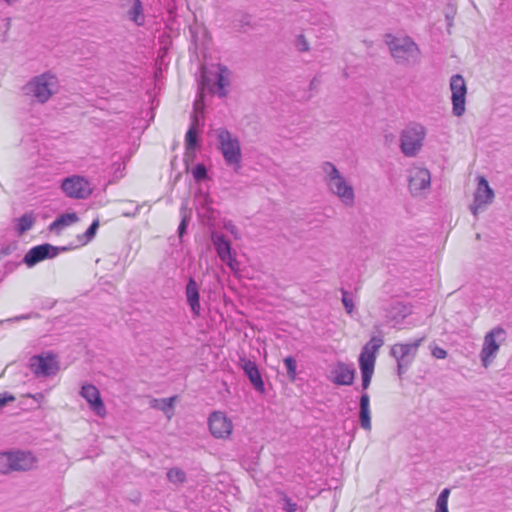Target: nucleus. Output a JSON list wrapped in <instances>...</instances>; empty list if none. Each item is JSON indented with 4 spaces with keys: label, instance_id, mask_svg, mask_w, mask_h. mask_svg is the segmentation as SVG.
Here are the masks:
<instances>
[{
    "label": "nucleus",
    "instance_id": "16",
    "mask_svg": "<svg viewBox=\"0 0 512 512\" xmlns=\"http://www.w3.org/2000/svg\"><path fill=\"white\" fill-rule=\"evenodd\" d=\"M424 337L410 343H396L391 347L390 355L402 363L412 364Z\"/></svg>",
    "mask_w": 512,
    "mask_h": 512
},
{
    "label": "nucleus",
    "instance_id": "44",
    "mask_svg": "<svg viewBox=\"0 0 512 512\" xmlns=\"http://www.w3.org/2000/svg\"><path fill=\"white\" fill-rule=\"evenodd\" d=\"M140 208H141V207H139V206H138V207H136L134 212H130V210H127V212H124V213H123V215H124L125 217H134V216H136V215L138 214V212H139Z\"/></svg>",
    "mask_w": 512,
    "mask_h": 512
},
{
    "label": "nucleus",
    "instance_id": "23",
    "mask_svg": "<svg viewBox=\"0 0 512 512\" xmlns=\"http://www.w3.org/2000/svg\"><path fill=\"white\" fill-rule=\"evenodd\" d=\"M186 297L187 302L191 307V310L194 315L198 316L200 314V303H199V291L197 283L194 279L190 278L187 286H186Z\"/></svg>",
    "mask_w": 512,
    "mask_h": 512
},
{
    "label": "nucleus",
    "instance_id": "14",
    "mask_svg": "<svg viewBox=\"0 0 512 512\" xmlns=\"http://www.w3.org/2000/svg\"><path fill=\"white\" fill-rule=\"evenodd\" d=\"M29 367L36 377H49L59 370V364L55 356L51 354L35 355L30 358Z\"/></svg>",
    "mask_w": 512,
    "mask_h": 512
},
{
    "label": "nucleus",
    "instance_id": "43",
    "mask_svg": "<svg viewBox=\"0 0 512 512\" xmlns=\"http://www.w3.org/2000/svg\"><path fill=\"white\" fill-rule=\"evenodd\" d=\"M140 208H141V207H139V206H138V207H136L134 212H130V210H127V212H124V213H123V215H124L125 217H134V216H136V215L138 214V212H139Z\"/></svg>",
    "mask_w": 512,
    "mask_h": 512
},
{
    "label": "nucleus",
    "instance_id": "34",
    "mask_svg": "<svg viewBox=\"0 0 512 512\" xmlns=\"http://www.w3.org/2000/svg\"><path fill=\"white\" fill-rule=\"evenodd\" d=\"M181 215H182V220L178 227V234H179L180 238H182V236L184 235L187 225H188V221H189V216L186 214V210L184 207L181 208Z\"/></svg>",
    "mask_w": 512,
    "mask_h": 512
},
{
    "label": "nucleus",
    "instance_id": "35",
    "mask_svg": "<svg viewBox=\"0 0 512 512\" xmlns=\"http://www.w3.org/2000/svg\"><path fill=\"white\" fill-rule=\"evenodd\" d=\"M99 227V220L96 219L92 222L90 227L86 230L84 236L86 237L85 243L89 242L96 234V231Z\"/></svg>",
    "mask_w": 512,
    "mask_h": 512
},
{
    "label": "nucleus",
    "instance_id": "33",
    "mask_svg": "<svg viewBox=\"0 0 512 512\" xmlns=\"http://www.w3.org/2000/svg\"><path fill=\"white\" fill-rule=\"evenodd\" d=\"M295 47L299 52H308L310 50V44L303 34L297 36Z\"/></svg>",
    "mask_w": 512,
    "mask_h": 512
},
{
    "label": "nucleus",
    "instance_id": "24",
    "mask_svg": "<svg viewBox=\"0 0 512 512\" xmlns=\"http://www.w3.org/2000/svg\"><path fill=\"white\" fill-rule=\"evenodd\" d=\"M370 398L367 393H364L360 398V424L361 427L367 431L371 430V417H370Z\"/></svg>",
    "mask_w": 512,
    "mask_h": 512
},
{
    "label": "nucleus",
    "instance_id": "22",
    "mask_svg": "<svg viewBox=\"0 0 512 512\" xmlns=\"http://www.w3.org/2000/svg\"><path fill=\"white\" fill-rule=\"evenodd\" d=\"M127 18L137 26L145 24L144 9L141 0H127Z\"/></svg>",
    "mask_w": 512,
    "mask_h": 512
},
{
    "label": "nucleus",
    "instance_id": "20",
    "mask_svg": "<svg viewBox=\"0 0 512 512\" xmlns=\"http://www.w3.org/2000/svg\"><path fill=\"white\" fill-rule=\"evenodd\" d=\"M203 109V103L201 100H196L194 103V116H193V122L191 127L186 133L185 142H186V157H189L192 155L193 150L195 149V146L197 144V130L196 125L198 124V113L201 112Z\"/></svg>",
    "mask_w": 512,
    "mask_h": 512
},
{
    "label": "nucleus",
    "instance_id": "41",
    "mask_svg": "<svg viewBox=\"0 0 512 512\" xmlns=\"http://www.w3.org/2000/svg\"><path fill=\"white\" fill-rule=\"evenodd\" d=\"M232 270L238 269V262L232 257V254L230 255L229 259H226L224 261Z\"/></svg>",
    "mask_w": 512,
    "mask_h": 512
},
{
    "label": "nucleus",
    "instance_id": "42",
    "mask_svg": "<svg viewBox=\"0 0 512 512\" xmlns=\"http://www.w3.org/2000/svg\"><path fill=\"white\" fill-rule=\"evenodd\" d=\"M14 400H15V398L12 395H5V396L0 395V406H4L6 403L12 402Z\"/></svg>",
    "mask_w": 512,
    "mask_h": 512
},
{
    "label": "nucleus",
    "instance_id": "15",
    "mask_svg": "<svg viewBox=\"0 0 512 512\" xmlns=\"http://www.w3.org/2000/svg\"><path fill=\"white\" fill-rule=\"evenodd\" d=\"M211 434L218 439H227L232 434V421L220 411L211 413L208 419Z\"/></svg>",
    "mask_w": 512,
    "mask_h": 512
},
{
    "label": "nucleus",
    "instance_id": "2",
    "mask_svg": "<svg viewBox=\"0 0 512 512\" xmlns=\"http://www.w3.org/2000/svg\"><path fill=\"white\" fill-rule=\"evenodd\" d=\"M385 44L396 64L411 67L421 62V49L411 37L387 34L385 36Z\"/></svg>",
    "mask_w": 512,
    "mask_h": 512
},
{
    "label": "nucleus",
    "instance_id": "32",
    "mask_svg": "<svg viewBox=\"0 0 512 512\" xmlns=\"http://www.w3.org/2000/svg\"><path fill=\"white\" fill-rule=\"evenodd\" d=\"M192 175L197 182L202 181L207 178V169L203 164H197L192 169Z\"/></svg>",
    "mask_w": 512,
    "mask_h": 512
},
{
    "label": "nucleus",
    "instance_id": "21",
    "mask_svg": "<svg viewBox=\"0 0 512 512\" xmlns=\"http://www.w3.org/2000/svg\"><path fill=\"white\" fill-rule=\"evenodd\" d=\"M242 368L246 374V376L249 378L251 384L253 387L260 393L265 392V386L264 382L262 380L261 374L258 370L257 365L255 362L250 360H242Z\"/></svg>",
    "mask_w": 512,
    "mask_h": 512
},
{
    "label": "nucleus",
    "instance_id": "3",
    "mask_svg": "<svg viewBox=\"0 0 512 512\" xmlns=\"http://www.w3.org/2000/svg\"><path fill=\"white\" fill-rule=\"evenodd\" d=\"M59 90V79L50 71L33 76L22 87V92L27 98L41 105L46 104Z\"/></svg>",
    "mask_w": 512,
    "mask_h": 512
},
{
    "label": "nucleus",
    "instance_id": "8",
    "mask_svg": "<svg viewBox=\"0 0 512 512\" xmlns=\"http://www.w3.org/2000/svg\"><path fill=\"white\" fill-rule=\"evenodd\" d=\"M408 191L412 197L424 198L431 188V173L423 165L413 164L406 171Z\"/></svg>",
    "mask_w": 512,
    "mask_h": 512
},
{
    "label": "nucleus",
    "instance_id": "17",
    "mask_svg": "<svg viewBox=\"0 0 512 512\" xmlns=\"http://www.w3.org/2000/svg\"><path fill=\"white\" fill-rule=\"evenodd\" d=\"M79 394L87 401L90 409L97 416L102 418L106 416V407L96 386L92 384H84L82 385Z\"/></svg>",
    "mask_w": 512,
    "mask_h": 512
},
{
    "label": "nucleus",
    "instance_id": "5",
    "mask_svg": "<svg viewBox=\"0 0 512 512\" xmlns=\"http://www.w3.org/2000/svg\"><path fill=\"white\" fill-rule=\"evenodd\" d=\"M38 467L36 455L24 449H9L0 452V474L7 476L25 473Z\"/></svg>",
    "mask_w": 512,
    "mask_h": 512
},
{
    "label": "nucleus",
    "instance_id": "13",
    "mask_svg": "<svg viewBox=\"0 0 512 512\" xmlns=\"http://www.w3.org/2000/svg\"><path fill=\"white\" fill-rule=\"evenodd\" d=\"M63 193L72 199H87L93 192L91 183L83 176L73 175L62 180Z\"/></svg>",
    "mask_w": 512,
    "mask_h": 512
},
{
    "label": "nucleus",
    "instance_id": "46",
    "mask_svg": "<svg viewBox=\"0 0 512 512\" xmlns=\"http://www.w3.org/2000/svg\"><path fill=\"white\" fill-rule=\"evenodd\" d=\"M28 316H20V317H16L15 320H20V319H27Z\"/></svg>",
    "mask_w": 512,
    "mask_h": 512
},
{
    "label": "nucleus",
    "instance_id": "10",
    "mask_svg": "<svg viewBox=\"0 0 512 512\" xmlns=\"http://www.w3.org/2000/svg\"><path fill=\"white\" fill-rule=\"evenodd\" d=\"M505 336L506 332L501 327H495L485 335L480 352V359L485 368L495 359L500 349V344L505 340Z\"/></svg>",
    "mask_w": 512,
    "mask_h": 512
},
{
    "label": "nucleus",
    "instance_id": "36",
    "mask_svg": "<svg viewBox=\"0 0 512 512\" xmlns=\"http://www.w3.org/2000/svg\"><path fill=\"white\" fill-rule=\"evenodd\" d=\"M342 303L348 314H351L354 309L353 300L348 296L347 292H343Z\"/></svg>",
    "mask_w": 512,
    "mask_h": 512
},
{
    "label": "nucleus",
    "instance_id": "31",
    "mask_svg": "<svg viewBox=\"0 0 512 512\" xmlns=\"http://www.w3.org/2000/svg\"><path fill=\"white\" fill-rule=\"evenodd\" d=\"M284 364L287 369V376L290 379V381H294L296 379V361L293 357L288 356L284 359Z\"/></svg>",
    "mask_w": 512,
    "mask_h": 512
},
{
    "label": "nucleus",
    "instance_id": "30",
    "mask_svg": "<svg viewBox=\"0 0 512 512\" xmlns=\"http://www.w3.org/2000/svg\"><path fill=\"white\" fill-rule=\"evenodd\" d=\"M167 478L173 484H182L186 481V474L182 469L174 467L168 470Z\"/></svg>",
    "mask_w": 512,
    "mask_h": 512
},
{
    "label": "nucleus",
    "instance_id": "26",
    "mask_svg": "<svg viewBox=\"0 0 512 512\" xmlns=\"http://www.w3.org/2000/svg\"><path fill=\"white\" fill-rule=\"evenodd\" d=\"M15 221V229L19 235H22L33 227L36 221V217L34 216L33 212H29L17 218Z\"/></svg>",
    "mask_w": 512,
    "mask_h": 512
},
{
    "label": "nucleus",
    "instance_id": "27",
    "mask_svg": "<svg viewBox=\"0 0 512 512\" xmlns=\"http://www.w3.org/2000/svg\"><path fill=\"white\" fill-rule=\"evenodd\" d=\"M78 220L79 218L74 212L62 214L54 222L51 223L50 230H60L64 227L76 223Z\"/></svg>",
    "mask_w": 512,
    "mask_h": 512
},
{
    "label": "nucleus",
    "instance_id": "4",
    "mask_svg": "<svg viewBox=\"0 0 512 512\" xmlns=\"http://www.w3.org/2000/svg\"><path fill=\"white\" fill-rule=\"evenodd\" d=\"M231 84V71L221 64L213 65L210 68H202L201 77L199 81V98L203 103V90L218 95L220 98L226 97L228 94V87Z\"/></svg>",
    "mask_w": 512,
    "mask_h": 512
},
{
    "label": "nucleus",
    "instance_id": "19",
    "mask_svg": "<svg viewBox=\"0 0 512 512\" xmlns=\"http://www.w3.org/2000/svg\"><path fill=\"white\" fill-rule=\"evenodd\" d=\"M57 255V248L50 244H42L31 248L24 256L23 262L32 267L38 262L46 259L53 258Z\"/></svg>",
    "mask_w": 512,
    "mask_h": 512
},
{
    "label": "nucleus",
    "instance_id": "45",
    "mask_svg": "<svg viewBox=\"0 0 512 512\" xmlns=\"http://www.w3.org/2000/svg\"><path fill=\"white\" fill-rule=\"evenodd\" d=\"M5 3L9 6L14 5L18 0H4Z\"/></svg>",
    "mask_w": 512,
    "mask_h": 512
},
{
    "label": "nucleus",
    "instance_id": "39",
    "mask_svg": "<svg viewBox=\"0 0 512 512\" xmlns=\"http://www.w3.org/2000/svg\"><path fill=\"white\" fill-rule=\"evenodd\" d=\"M197 202L202 207H206V206H209L211 200H210V198H209V196L207 194L200 193L199 196L197 197Z\"/></svg>",
    "mask_w": 512,
    "mask_h": 512
},
{
    "label": "nucleus",
    "instance_id": "29",
    "mask_svg": "<svg viewBox=\"0 0 512 512\" xmlns=\"http://www.w3.org/2000/svg\"><path fill=\"white\" fill-rule=\"evenodd\" d=\"M450 495V489L445 488L443 489L437 500H436V509L435 512H449L448 511V499Z\"/></svg>",
    "mask_w": 512,
    "mask_h": 512
},
{
    "label": "nucleus",
    "instance_id": "28",
    "mask_svg": "<svg viewBox=\"0 0 512 512\" xmlns=\"http://www.w3.org/2000/svg\"><path fill=\"white\" fill-rule=\"evenodd\" d=\"M175 399V396L163 399H154L151 406L155 409L163 411L170 419L173 414V405Z\"/></svg>",
    "mask_w": 512,
    "mask_h": 512
},
{
    "label": "nucleus",
    "instance_id": "6",
    "mask_svg": "<svg viewBox=\"0 0 512 512\" xmlns=\"http://www.w3.org/2000/svg\"><path fill=\"white\" fill-rule=\"evenodd\" d=\"M215 135L218 148L226 164L233 167V169L238 172L242 160L241 145L238 137L223 127L216 129Z\"/></svg>",
    "mask_w": 512,
    "mask_h": 512
},
{
    "label": "nucleus",
    "instance_id": "12",
    "mask_svg": "<svg viewBox=\"0 0 512 512\" xmlns=\"http://www.w3.org/2000/svg\"><path fill=\"white\" fill-rule=\"evenodd\" d=\"M478 185L474 192L473 202L469 206V210L474 217H478L479 213L485 211L493 202L495 194L484 176L477 178Z\"/></svg>",
    "mask_w": 512,
    "mask_h": 512
},
{
    "label": "nucleus",
    "instance_id": "9",
    "mask_svg": "<svg viewBox=\"0 0 512 512\" xmlns=\"http://www.w3.org/2000/svg\"><path fill=\"white\" fill-rule=\"evenodd\" d=\"M383 345V339L372 337L371 340L364 345L359 356V366L362 374V387L366 390L374 373L377 352Z\"/></svg>",
    "mask_w": 512,
    "mask_h": 512
},
{
    "label": "nucleus",
    "instance_id": "11",
    "mask_svg": "<svg viewBox=\"0 0 512 512\" xmlns=\"http://www.w3.org/2000/svg\"><path fill=\"white\" fill-rule=\"evenodd\" d=\"M449 87L451 91L452 113L461 117L466 111L467 84L461 74L451 76Z\"/></svg>",
    "mask_w": 512,
    "mask_h": 512
},
{
    "label": "nucleus",
    "instance_id": "37",
    "mask_svg": "<svg viewBox=\"0 0 512 512\" xmlns=\"http://www.w3.org/2000/svg\"><path fill=\"white\" fill-rule=\"evenodd\" d=\"M431 354L433 357H435L437 359H444L447 356L446 350H444L443 348L438 347V346H435L432 348Z\"/></svg>",
    "mask_w": 512,
    "mask_h": 512
},
{
    "label": "nucleus",
    "instance_id": "38",
    "mask_svg": "<svg viewBox=\"0 0 512 512\" xmlns=\"http://www.w3.org/2000/svg\"><path fill=\"white\" fill-rule=\"evenodd\" d=\"M283 501H284V509L287 511V512H295L297 510V504L292 502L289 498L287 497H284L283 498Z\"/></svg>",
    "mask_w": 512,
    "mask_h": 512
},
{
    "label": "nucleus",
    "instance_id": "1",
    "mask_svg": "<svg viewBox=\"0 0 512 512\" xmlns=\"http://www.w3.org/2000/svg\"><path fill=\"white\" fill-rule=\"evenodd\" d=\"M323 181L327 191L345 207L351 208L356 203V189L351 179L347 178L337 166L325 161L321 164Z\"/></svg>",
    "mask_w": 512,
    "mask_h": 512
},
{
    "label": "nucleus",
    "instance_id": "40",
    "mask_svg": "<svg viewBox=\"0 0 512 512\" xmlns=\"http://www.w3.org/2000/svg\"><path fill=\"white\" fill-rule=\"evenodd\" d=\"M397 361V373L399 376H401L407 369L408 367L411 365L409 363H402L400 360H396Z\"/></svg>",
    "mask_w": 512,
    "mask_h": 512
},
{
    "label": "nucleus",
    "instance_id": "25",
    "mask_svg": "<svg viewBox=\"0 0 512 512\" xmlns=\"http://www.w3.org/2000/svg\"><path fill=\"white\" fill-rule=\"evenodd\" d=\"M212 241L219 258L222 261L229 259L231 255V246L229 241L226 240L224 236L217 234L212 235Z\"/></svg>",
    "mask_w": 512,
    "mask_h": 512
},
{
    "label": "nucleus",
    "instance_id": "7",
    "mask_svg": "<svg viewBox=\"0 0 512 512\" xmlns=\"http://www.w3.org/2000/svg\"><path fill=\"white\" fill-rule=\"evenodd\" d=\"M427 135L424 125L412 122L406 125L400 132V150L406 157H416L422 147Z\"/></svg>",
    "mask_w": 512,
    "mask_h": 512
},
{
    "label": "nucleus",
    "instance_id": "18",
    "mask_svg": "<svg viewBox=\"0 0 512 512\" xmlns=\"http://www.w3.org/2000/svg\"><path fill=\"white\" fill-rule=\"evenodd\" d=\"M354 377L355 370L351 366L337 362L331 367L328 379L336 385H351Z\"/></svg>",
    "mask_w": 512,
    "mask_h": 512
}]
</instances>
